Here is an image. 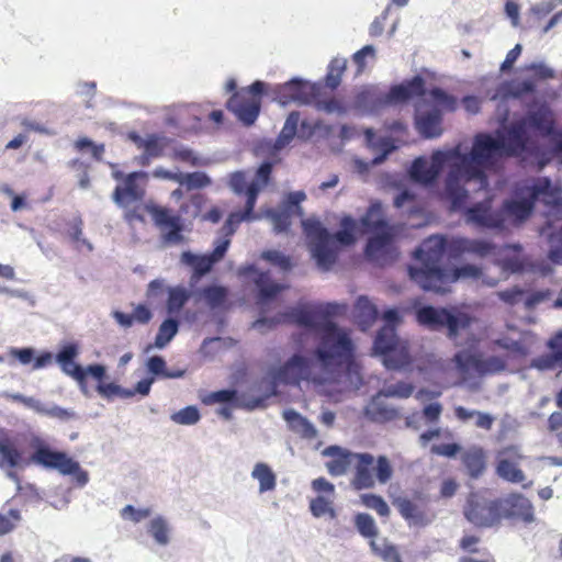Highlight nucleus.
I'll return each mask as SVG.
<instances>
[{"mask_svg": "<svg viewBox=\"0 0 562 562\" xmlns=\"http://www.w3.org/2000/svg\"><path fill=\"white\" fill-rule=\"evenodd\" d=\"M494 249L495 245L484 239L453 237L448 241L443 236L431 235L413 252L415 262L407 267V273L411 281L422 290L441 293L460 279L479 280L483 274L481 268L470 263L451 270L442 268L441 261L446 251L454 259L464 254L483 258Z\"/></svg>", "mask_w": 562, "mask_h": 562, "instance_id": "1", "label": "nucleus"}, {"mask_svg": "<svg viewBox=\"0 0 562 562\" xmlns=\"http://www.w3.org/2000/svg\"><path fill=\"white\" fill-rule=\"evenodd\" d=\"M524 132L520 125H510L507 130V140L504 137H493L488 133L474 136L470 154L456 157L450 165L445 183V196L451 203L452 211L464 207L469 194L465 184L476 181L479 189L488 186L486 168L494 166L503 157H516L524 153Z\"/></svg>", "mask_w": 562, "mask_h": 562, "instance_id": "2", "label": "nucleus"}, {"mask_svg": "<svg viewBox=\"0 0 562 562\" xmlns=\"http://www.w3.org/2000/svg\"><path fill=\"white\" fill-rule=\"evenodd\" d=\"M337 304H316L292 307L276 318H259L255 328H273L280 323H290L319 334L314 355L326 371L350 367L355 359V347L349 334L329 318L338 313Z\"/></svg>", "mask_w": 562, "mask_h": 562, "instance_id": "3", "label": "nucleus"}, {"mask_svg": "<svg viewBox=\"0 0 562 562\" xmlns=\"http://www.w3.org/2000/svg\"><path fill=\"white\" fill-rule=\"evenodd\" d=\"M302 225L312 257L317 266L325 271L331 269L337 262L341 247H348L356 243L357 222L351 216H344L340 220L341 229L335 234H330L317 220H305Z\"/></svg>", "mask_w": 562, "mask_h": 562, "instance_id": "4", "label": "nucleus"}, {"mask_svg": "<svg viewBox=\"0 0 562 562\" xmlns=\"http://www.w3.org/2000/svg\"><path fill=\"white\" fill-rule=\"evenodd\" d=\"M79 355V346L75 342L66 344L57 352L55 359L59 364L61 371L76 380L81 390L86 389L87 374H90L99 383L97 385L98 394L108 401L115 397L128 398L134 395L132 390L121 387L113 382L104 383L105 367L102 364H89L86 369L75 362V358Z\"/></svg>", "mask_w": 562, "mask_h": 562, "instance_id": "5", "label": "nucleus"}, {"mask_svg": "<svg viewBox=\"0 0 562 562\" xmlns=\"http://www.w3.org/2000/svg\"><path fill=\"white\" fill-rule=\"evenodd\" d=\"M425 94L424 78L415 76L400 85L392 86L387 92L375 86L362 87L353 97V108L361 112L374 113L387 105L403 103Z\"/></svg>", "mask_w": 562, "mask_h": 562, "instance_id": "6", "label": "nucleus"}, {"mask_svg": "<svg viewBox=\"0 0 562 562\" xmlns=\"http://www.w3.org/2000/svg\"><path fill=\"white\" fill-rule=\"evenodd\" d=\"M353 460V474L350 486L355 491L371 490L378 481L386 484L393 476L394 470L386 456L376 459L369 452H357Z\"/></svg>", "mask_w": 562, "mask_h": 562, "instance_id": "7", "label": "nucleus"}, {"mask_svg": "<svg viewBox=\"0 0 562 562\" xmlns=\"http://www.w3.org/2000/svg\"><path fill=\"white\" fill-rule=\"evenodd\" d=\"M416 322L432 331L447 329V336L456 339L461 330L469 328L473 318L467 313L453 314L445 307L425 305L416 310Z\"/></svg>", "mask_w": 562, "mask_h": 562, "instance_id": "8", "label": "nucleus"}, {"mask_svg": "<svg viewBox=\"0 0 562 562\" xmlns=\"http://www.w3.org/2000/svg\"><path fill=\"white\" fill-rule=\"evenodd\" d=\"M266 83L257 80L246 88L235 91L226 102V109L245 125H252L260 113L261 97Z\"/></svg>", "mask_w": 562, "mask_h": 562, "instance_id": "9", "label": "nucleus"}, {"mask_svg": "<svg viewBox=\"0 0 562 562\" xmlns=\"http://www.w3.org/2000/svg\"><path fill=\"white\" fill-rule=\"evenodd\" d=\"M499 498H490L482 492L471 493L463 508L464 517L480 528H491L502 522Z\"/></svg>", "mask_w": 562, "mask_h": 562, "instance_id": "10", "label": "nucleus"}, {"mask_svg": "<svg viewBox=\"0 0 562 562\" xmlns=\"http://www.w3.org/2000/svg\"><path fill=\"white\" fill-rule=\"evenodd\" d=\"M459 155V147L442 151H434L430 161L424 157L416 158L409 169L411 178L422 184H432L440 175L443 166L448 162H454Z\"/></svg>", "mask_w": 562, "mask_h": 562, "instance_id": "11", "label": "nucleus"}, {"mask_svg": "<svg viewBox=\"0 0 562 562\" xmlns=\"http://www.w3.org/2000/svg\"><path fill=\"white\" fill-rule=\"evenodd\" d=\"M33 447L34 452L25 461V465L34 463L48 470H56L64 475L74 474L79 470V463L68 457L66 452L52 450L41 441Z\"/></svg>", "mask_w": 562, "mask_h": 562, "instance_id": "12", "label": "nucleus"}, {"mask_svg": "<svg viewBox=\"0 0 562 562\" xmlns=\"http://www.w3.org/2000/svg\"><path fill=\"white\" fill-rule=\"evenodd\" d=\"M394 237L395 229L371 236L364 248L367 259L379 267L392 265L398 257Z\"/></svg>", "mask_w": 562, "mask_h": 562, "instance_id": "13", "label": "nucleus"}, {"mask_svg": "<svg viewBox=\"0 0 562 562\" xmlns=\"http://www.w3.org/2000/svg\"><path fill=\"white\" fill-rule=\"evenodd\" d=\"M453 362L461 374H467L473 369L480 375L497 374L505 371L506 360L498 356L481 358L465 351H459L453 357Z\"/></svg>", "mask_w": 562, "mask_h": 562, "instance_id": "14", "label": "nucleus"}, {"mask_svg": "<svg viewBox=\"0 0 562 562\" xmlns=\"http://www.w3.org/2000/svg\"><path fill=\"white\" fill-rule=\"evenodd\" d=\"M325 130L327 133L331 130L330 126L324 125L323 122L317 121L314 124L307 121H300V113L297 111L291 112L276 140V148L281 149L289 145L291 140L297 135L299 138L308 139L316 131Z\"/></svg>", "mask_w": 562, "mask_h": 562, "instance_id": "15", "label": "nucleus"}, {"mask_svg": "<svg viewBox=\"0 0 562 562\" xmlns=\"http://www.w3.org/2000/svg\"><path fill=\"white\" fill-rule=\"evenodd\" d=\"M525 459L520 448L515 445L504 447L496 454V474L509 483H522L526 480L520 463Z\"/></svg>", "mask_w": 562, "mask_h": 562, "instance_id": "16", "label": "nucleus"}, {"mask_svg": "<svg viewBox=\"0 0 562 562\" xmlns=\"http://www.w3.org/2000/svg\"><path fill=\"white\" fill-rule=\"evenodd\" d=\"M322 87L301 79H292L278 87L277 98L283 105L291 102L312 104L321 95Z\"/></svg>", "mask_w": 562, "mask_h": 562, "instance_id": "17", "label": "nucleus"}, {"mask_svg": "<svg viewBox=\"0 0 562 562\" xmlns=\"http://www.w3.org/2000/svg\"><path fill=\"white\" fill-rule=\"evenodd\" d=\"M512 125H520L524 132V153L527 150L529 137L527 135V127L535 130L541 136L548 137L554 133L555 121L553 113L546 109L539 108L536 111L529 112L522 120L513 123Z\"/></svg>", "mask_w": 562, "mask_h": 562, "instance_id": "18", "label": "nucleus"}, {"mask_svg": "<svg viewBox=\"0 0 562 562\" xmlns=\"http://www.w3.org/2000/svg\"><path fill=\"white\" fill-rule=\"evenodd\" d=\"M468 223L477 227L502 228L505 224V216L499 210H493L492 199H485L469 207L465 212Z\"/></svg>", "mask_w": 562, "mask_h": 562, "instance_id": "19", "label": "nucleus"}, {"mask_svg": "<svg viewBox=\"0 0 562 562\" xmlns=\"http://www.w3.org/2000/svg\"><path fill=\"white\" fill-rule=\"evenodd\" d=\"M311 374V361L301 355H294L279 368L274 378L281 383L296 385L301 381H308Z\"/></svg>", "mask_w": 562, "mask_h": 562, "instance_id": "20", "label": "nucleus"}, {"mask_svg": "<svg viewBox=\"0 0 562 562\" xmlns=\"http://www.w3.org/2000/svg\"><path fill=\"white\" fill-rule=\"evenodd\" d=\"M147 173L144 171H133L125 176L124 184L117 186L113 192V200L119 205H127L132 202L143 200L145 195V189L138 181H145Z\"/></svg>", "mask_w": 562, "mask_h": 562, "instance_id": "21", "label": "nucleus"}, {"mask_svg": "<svg viewBox=\"0 0 562 562\" xmlns=\"http://www.w3.org/2000/svg\"><path fill=\"white\" fill-rule=\"evenodd\" d=\"M502 503V520L519 519L525 522L533 520V506L530 501L519 493H512L506 497H499Z\"/></svg>", "mask_w": 562, "mask_h": 562, "instance_id": "22", "label": "nucleus"}, {"mask_svg": "<svg viewBox=\"0 0 562 562\" xmlns=\"http://www.w3.org/2000/svg\"><path fill=\"white\" fill-rule=\"evenodd\" d=\"M259 192L260 187L257 183H252L248 188L245 210L243 212H232L221 228V233L223 234L224 237L231 238V236L235 234L241 222L250 221L257 217L254 214V209Z\"/></svg>", "mask_w": 562, "mask_h": 562, "instance_id": "23", "label": "nucleus"}, {"mask_svg": "<svg viewBox=\"0 0 562 562\" xmlns=\"http://www.w3.org/2000/svg\"><path fill=\"white\" fill-rule=\"evenodd\" d=\"M355 454H357V452H352L336 445L328 446L322 451V456L328 458L325 467L331 476L346 474L353 463Z\"/></svg>", "mask_w": 562, "mask_h": 562, "instance_id": "24", "label": "nucleus"}, {"mask_svg": "<svg viewBox=\"0 0 562 562\" xmlns=\"http://www.w3.org/2000/svg\"><path fill=\"white\" fill-rule=\"evenodd\" d=\"M394 505L409 526L425 527L435 518V515L426 506L414 503L408 498L400 497L394 502Z\"/></svg>", "mask_w": 562, "mask_h": 562, "instance_id": "25", "label": "nucleus"}, {"mask_svg": "<svg viewBox=\"0 0 562 562\" xmlns=\"http://www.w3.org/2000/svg\"><path fill=\"white\" fill-rule=\"evenodd\" d=\"M149 213L157 226L160 228H170L164 236L166 241L173 244L182 241L180 216L171 214L168 209L162 206H153L149 209Z\"/></svg>", "mask_w": 562, "mask_h": 562, "instance_id": "26", "label": "nucleus"}, {"mask_svg": "<svg viewBox=\"0 0 562 562\" xmlns=\"http://www.w3.org/2000/svg\"><path fill=\"white\" fill-rule=\"evenodd\" d=\"M247 271L258 290L257 299L259 303H266L273 300L286 288L283 284L272 281L268 271H260L254 266L249 267Z\"/></svg>", "mask_w": 562, "mask_h": 562, "instance_id": "27", "label": "nucleus"}, {"mask_svg": "<svg viewBox=\"0 0 562 562\" xmlns=\"http://www.w3.org/2000/svg\"><path fill=\"white\" fill-rule=\"evenodd\" d=\"M360 224L364 233L379 234L395 229L385 217V213L380 201L371 202L367 212L361 216Z\"/></svg>", "mask_w": 562, "mask_h": 562, "instance_id": "28", "label": "nucleus"}, {"mask_svg": "<svg viewBox=\"0 0 562 562\" xmlns=\"http://www.w3.org/2000/svg\"><path fill=\"white\" fill-rule=\"evenodd\" d=\"M525 192V188L522 189ZM527 196L520 200H505L499 209L505 216V222L510 220L513 223H521L526 221L532 213L535 207V201L531 196L530 191H526Z\"/></svg>", "mask_w": 562, "mask_h": 562, "instance_id": "29", "label": "nucleus"}, {"mask_svg": "<svg viewBox=\"0 0 562 562\" xmlns=\"http://www.w3.org/2000/svg\"><path fill=\"white\" fill-rule=\"evenodd\" d=\"M525 191H530L535 202L541 200L549 206H562L561 190L552 187L551 180L547 177L538 178L531 186L525 187Z\"/></svg>", "mask_w": 562, "mask_h": 562, "instance_id": "30", "label": "nucleus"}, {"mask_svg": "<svg viewBox=\"0 0 562 562\" xmlns=\"http://www.w3.org/2000/svg\"><path fill=\"white\" fill-rule=\"evenodd\" d=\"M461 462L471 479H479L486 470V452L482 447L472 446L461 453Z\"/></svg>", "mask_w": 562, "mask_h": 562, "instance_id": "31", "label": "nucleus"}, {"mask_svg": "<svg viewBox=\"0 0 562 562\" xmlns=\"http://www.w3.org/2000/svg\"><path fill=\"white\" fill-rule=\"evenodd\" d=\"M442 116L438 109H434L426 113L417 114L415 125L418 133L425 138H435L442 133Z\"/></svg>", "mask_w": 562, "mask_h": 562, "instance_id": "32", "label": "nucleus"}, {"mask_svg": "<svg viewBox=\"0 0 562 562\" xmlns=\"http://www.w3.org/2000/svg\"><path fill=\"white\" fill-rule=\"evenodd\" d=\"M25 461L15 440L4 432L0 434V468H18Z\"/></svg>", "mask_w": 562, "mask_h": 562, "instance_id": "33", "label": "nucleus"}, {"mask_svg": "<svg viewBox=\"0 0 562 562\" xmlns=\"http://www.w3.org/2000/svg\"><path fill=\"white\" fill-rule=\"evenodd\" d=\"M548 347L551 349V353L542 355L532 361V366L539 370H550L555 367L562 368V333H558L553 336Z\"/></svg>", "mask_w": 562, "mask_h": 562, "instance_id": "34", "label": "nucleus"}, {"mask_svg": "<svg viewBox=\"0 0 562 562\" xmlns=\"http://www.w3.org/2000/svg\"><path fill=\"white\" fill-rule=\"evenodd\" d=\"M181 261L193 269V272L190 277V283L193 285L201 280L206 273H209L214 263L207 255H194L190 251H184L181 255Z\"/></svg>", "mask_w": 562, "mask_h": 562, "instance_id": "35", "label": "nucleus"}, {"mask_svg": "<svg viewBox=\"0 0 562 562\" xmlns=\"http://www.w3.org/2000/svg\"><path fill=\"white\" fill-rule=\"evenodd\" d=\"M454 416L458 420L462 423H467L470 419L475 418V426L484 430H491L495 420V418L487 413L480 411H471L463 406L454 407Z\"/></svg>", "mask_w": 562, "mask_h": 562, "instance_id": "36", "label": "nucleus"}, {"mask_svg": "<svg viewBox=\"0 0 562 562\" xmlns=\"http://www.w3.org/2000/svg\"><path fill=\"white\" fill-rule=\"evenodd\" d=\"M383 363L387 369H404L411 363L409 351L406 346L401 345L397 341L396 345L391 349L381 355Z\"/></svg>", "mask_w": 562, "mask_h": 562, "instance_id": "37", "label": "nucleus"}, {"mask_svg": "<svg viewBox=\"0 0 562 562\" xmlns=\"http://www.w3.org/2000/svg\"><path fill=\"white\" fill-rule=\"evenodd\" d=\"M166 308L168 314H179L191 297V292L182 286H169L167 289Z\"/></svg>", "mask_w": 562, "mask_h": 562, "instance_id": "38", "label": "nucleus"}, {"mask_svg": "<svg viewBox=\"0 0 562 562\" xmlns=\"http://www.w3.org/2000/svg\"><path fill=\"white\" fill-rule=\"evenodd\" d=\"M507 249L515 251L513 256H506L501 260L502 268L509 272H522L525 270H535L532 263L529 262L528 258L520 255L521 246L514 245L508 246Z\"/></svg>", "mask_w": 562, "mask_h": 562, "instance_id": "39", "label": "nucleus"}, {"mask_svg": "<svg viewBox=\"0 0 562 562\" xmlns=\"http://www.w3.org/2000/svg\"><path fill=\"white\" fill-rule=\"evenodd\" d=\"M370 548L372 552L384 562H403L397 547L391 543L386 538L371 540Z\"/></svg>", "mask_w": 562, "mask_h": 562, "instance_id": "40", "label": "nucleus"}, {"mask_svg": "<svg viewBox=\"0 0 562 562\" xmlns=\"http://www.w3.org/2000/svg\"><path fill=\"white\" fill-rule=\"evenodd\" d=\"M398 341L396 330L393 326H383L376 334L373 342V351L376 355H382L391 349Z\"/></svg>", "mask_w": 562, "mask_h": 562, "instance_id": "41", "label": "nucleus"}, {"mask_svg": "<svg viewBox=\"0 0 562 562\" xmlns=\"http://www.w3.org/2000/svg\"><path fill=\"white\" fill-rule=\"evenodd\" d=\"M199 294L211 308H217L226 302L228 291L222 285H207L201 289Z\"/></svg>", "mask_w": 562, "mask_h": 562, "instance_id": "42", "label": "nucleus"}, {"mask_svg": "<svg viewBox=\"0 0 562 562\" xmlns=\"http://www.w3.org/2000/svg\"><path fill=\"white\" fill-rule=\"evenodd\" d=\"M82 229L83 221L79 215L66 222V235L68 236L70 241L76 244L77 247L81 245L85 246L87 250L92 251L93 246L91 245V243L86 238H82Z\"/></svg>", "mask_w": 562, "mask_h": 562, "instance_id": "43", "label": "nucleus"}, {"mask_svg": "<svg viewBox=\"0 0 562 562\" xmlns=\"http://www.w3.org/2000/svg\"><path fill=\"white\" fill-rule=\"evenodd\" d=\"M171 143H173V139L166 136L159 134H149L146 137L143 150L144 153L148 154V156L158 158L164 155L165 148L168 147Z\"/></svg>", "mask_w": 562, "mask_h": 562, "instance_id": "44", "label": "nucleus"}, {"mask_svg": "<svg viewBox=\"0 0 562 562\" xmlns=\"http://www.w3.org/2000/svg\"><path fill=\"white\" fill-rule=\"evenodd\" d=\"M252 476L259 481L260 492L271 491L276 487V475L266 463H257Z\"/></svg>", "mask_w": 562, "mask_h": 562, "instance_id": "45", "label": "nucleus"}, {"mask_svg": "<svg viewBox=\"0 0 562 562\" xmlns=\"http://www.w3.org/2000/svg\"><path fill=\"white\" fill-rule=\"evenodd\" d=\"M147 370L156 375L164 379H176L181 378L184 371H169L166 369V361L160 356H153L147 360Z\"/></svg>", "mask_w": 562, "mask_h": 562, "instance_id": "46", "label": "nucleus"}, {"mask_svg": "<svg viewBox=\"0 0 562 562\" xmlns=\"http://www.w3.org/2000/svg\"><path fill=\"white\" fill-rule=\"evenodd\" d=\"M347 61L342 58H334L328 66L325 82L328 88L335 90L341 82L342 75L346 70Z\"/></svg>", "mask_w": 562, "mask_h": 562, "instance_id": "47", "label": "nucleus"}, {"mask_svg": "<svg viewBox=\"0 0 562 562\" xmlns=\"http://www.w3.org/2000/svg\"><path fill=\"white\" fill-rule=\"evenodd\" d=\"M179 323L173 318L165 319L158 329L155 338V346L164 348L178 333Z\"/></svg>", "mask_w": 562, "mask_h": 562, "instance_id": "48", "label": "nucleus"}, {"mask_svg": "<svg viewBox=\"0 0 562 562\" xmlns=\"http://www.w3.org/2000/svg\"><path fill=\"white\" fill-rule=\"evenodd\" d=\"M355 526L358 532L371 540H375L379 529L375 525L374 519L367 513H359L355 516Z\"/></svg>", "mask_w": 562, "mask_h": 562, "instance_id": "49", "label": "nucleus"}, {"mask_svg": "<svg viewBox=\"0 0 562 562\" xmlns=\"http://www.w3.org/2000/svg\"><path fill=\"white\" fill-rule=\"evenodd\" d=\"M357 316L366 325H371L379 315L376 306L367 297L359 296L356 302Z\"/></svg>", "mask_w": 562, "mask_h": 562, "instance_id": "50", "label": "nucleus"}, {"mask_svg": "<svg viewBox=\"0 0 562 562\" xmlns=\"http://www.w3.org/2000/svg\"><path fill=\"white\" fill-rule=\"evenodd\" d=\"M310 509L314 517H323L328 515L330 518L336 517V512L333 507V497L319 495L310 502Z\"/></svg>", "mask_w": 562, "mask_h": 562, "instance_id": "51", "label": "nucleus"}, {"mask_svg": "<svg viewBox=\"0 0 562 562\" xmlns=\"http://www.w3.org/2000/svg\"><path fill=\"white\" fill-rule=\"evenodd\" d=\"M148 532L160 546H166L169 542V526L162 517L158 516L150 520L148 525Z\"/></svg>", "mask_w": 562, "mask_h": 562, "instance_id": "52", "label": "nucleus"}, {"mask_svg": "<svg viewBox=\"0 0 562 562\" xmlns=\"http://www.w3.org/2000/svg\"><path fill=\"white\" fill-rule=\"evenodd\" d=\"M360 502L367 508L373 509L381 517H389L391 510L384 498L378 494H362L360 495Z\"/></svg>", "mask_w": 562, "mask_h": 562, "instance_id": "53", "label": "nucleus"}, {"mask_svg": "<svg viewBox=\"0 0 562 562\" xmlns=\"http://www.w3.org/2000/svg\"><path fill=\"white\" fill-rule=\"evenodd\" d=\"M201 418L199 409L193 406H187L171 414L170 419L178 425H194Z\"/></svg>", "mask_w": 562, "mask_h": 562, "instance_id": "54", "label": "nucleus"}, {"mask_svg": "<svg viewBox=\"0 0 562 562\" xmlns=\"http://www.w3.org/2000/svg\"><path fill=\"white\" fill-rule=\"evenodd\" d=\"M180 184H184L188 190L205 188L211 184V179L206 173L194 171L190 173H181Z\"/></svg>", "mask_w": 562, "mask_h": 562, "instance_id": "55", "label": "nucleus"}, {"mask_svg": "<svg viewBox=\"0 0 562 562\" xmlns=\"http://www.w3.org/2000/svg\"><path fill=\"white\" fill-rule=\"evenodd\" d=\"M75 148L78 151H85L86 149H89L91 153V156L94 160L101 161L103 158V154L105 151V147L103 144H95L88 137H80L75 142Z\"/></svg>", "mask_w": 562, "mask_h": 562, "instance_id": "56", "label": "nucleus"}, {"mask_svg": "<svg viewBox=\"0 0 562 562\" xmlns=\"http://www.w3.org/2000/svg\"><path fill=\"white\" fill-rule=\"evenodd\" d=\"M21 520L19 509L10 508L7 513L0 512V536L12 531Z\"/></svg>", "mask_w": 562, "mask_h": 562, "instance_id": "57", "label": "nucleus"}, {"mask_svg": "<svg viewBox=\"0 0 562 562\" xmlns=\"http://www.w3.org/2000/svg\"><path fill=\"white\" fill-rule=\"evenodd\" d=\"M170 158L177 161L187 162L190 166H199L200 158L195 155V153L183 145H177L173 147Z\"/></svg>", "mask_w": 562, "mask_h": 562, "instance_id": "58", "label": "nucleus"}, {"mask_svg": "<svg viewBox=\"0 0 562 562\" xmlns=\"http://www.w3.org/2000/svg\"><path fill=\"white\" fill-rule=\"evenodd\" d=\"M261 258L272 266L279 267L283 271H288L292 268L291 258L279 250L263 251Z\"/></svg>", "mask_w": 562, "mask_h": 562, "instance_id": "59", "label": "nucleus"}, {"mask_svg": "<svg viewBox=\"0 0 562 562\" xmlns=\"http://www.w3.org/2000/svg\"><path fill=\"white\" fill-rule=\"evenodd\" d=\"M269 217L272 221L277 233L286 232L291 226V213L289 210L269 211Z\"/></svg>", "mask_w": 562, "mask_h": 562, "instance_id": "60", "label": "nucleus"}, {"mask_svg": "<svg viewBox=\"0 0 562 562\" xmlns=\"http://www.w3.org/2000/svg\"><path fill=\"white\" fill-rule=\"evenodd\" d=\"M257 183L260 188L262 187L258 181L247 182L244 172H234L229 178V187L237 195L245 194L247 196V190L252 184Z\"/></svg>", "mask_w": 562, "mask_h": 562, "instance_id": "61", "label": "nucleus"}, {"mask_svg": "<svg viewBox=\"0 0 562 562\" xmlns=\"http://www.w3.org/2000/svg\"><path fill=\"white\" fill-rule=\"evenodd\" d=\"M318 110L325 111L327 113L337 112L339 114H345L347 112V108L342 104V102L334 97L325 100H317L314 102Z\"/></svg>", "mask_w": 562, "mask_h": 562, "instance_id": "62", "label": "nucleus"}, {"mask_svg": "<svg viewBox=\"0 0 562 562\" xmlns=\"http://www.w3.org/2000/svg\"><path fill=\"white\" fill-rule=\"evenodd\" d=\"M429 97L431 100L448 110H453L456 106V100L453 97L449 95L441 88H434L429 91Z\"/></svg>", "mask_w": 562, "mask_h": 562, "instance_id": "63", "label": "nucleus"}, {"mask_svg": "<svg viewBox=\"0 0 562 562\" xmlns=\"http://www.w3.org/2000/svg\"><path fill=\"white\" fill-rule=\"evenodd\" d=\"M462 450L461 446L457 442H448L441 445H432L430 452L436 456L453 458Z\"/></svg>", "mask_w": 562, "mask_h": 562, "instance_id": "64", "label": "nucleus"}]
</instances>
